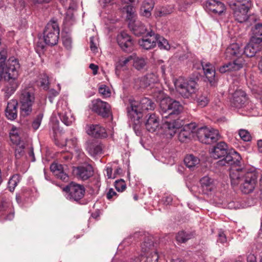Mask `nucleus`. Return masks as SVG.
I'll use <instances>...</instances> for the list:
<instances>
[{
    "label": "nucleus",
    "instance_id": "obj_40",
    "mask_svg": "<svg viewBox=\"0 0 262 262\" xmlns=\"http://www.w3.org/2000/svg\"><path fill=\"white\" fill-rule=\"evenodd\" d=\"M7 59V51L5 50L0 52V81L2 80V75L4 73V66Z\"/></svg>",
    "mask_w": 262,
    "mask_h": 262
},
{
    "label": "nucleus",
    "instance_id": "obj_64",
    "mask_svg": "<svg viewBox=\"0 0 262 262\" xmlns=\"http://www.w3.org/2000/svg\"><path fill=\"white\" fill-rule=\"evenodd\" d=\"M106 175L108 179L111 178H114L115 176H112V169L111 168L107 167L106 169Z\"/></svg>",
    "mask_w": 262,
    "mask_h": 262
},
{
    "label": "nucleus",
    "instance_id": "obj_31",
    "mask_svg": "<svg viewBox=\"0 0 262 262\" xmlns=\"http://www.w3.org/2000/svg\"><path fill=\"white\" fill-rule=\"evenodd\" d=\"M86 150L92 156H95L101 153L102 147L98 143L91 142L88 143Z\"/></svg>",
    "mask_w": 262,
    "mask_h": 262
},
{
    "label": "nucleus",
    "instance_id": "obj_23",
    "mask_svg": "<svg viewBox=\"0 0 262 262\" xmlns=\"http://www.w3.org/2000/svg\"><path fill=\"white\" fill-rule=\"evenodd\" d=\"M146 120L145 122V126L146 129L151 133L157 130L159 127V119L155 114H148L146 117Z\"/></svg>",
    "mask_w": 262,
    "mask_h": 262
},
{
    "label": "nucleus",
    "instance_id": "obj_41",
    "mask_svg": "<svg viewBox=\"0 0 262 262\" xmlns=\"http://www.w3.org/2000/svg\"><path fill=\"white\" fill-rule=\"evenodd\" d=\"M157 44L160 49L167 50L170 49V46L166 39L158 34H157Z\"/></svg>",
    "mask_w": 262,
    "mask_h": 262
},
{
    "label": "nucleus",
    "instance_id": "obj_55",
    "mask_svg": "<svg viewBox=\"0 0 262 262\" xmlns=\"http://www.w3.org/2000/svg\"><path fill=\"white\" fill-rule=\"evenodd\" d=\"M77 145V140L76 138L66 140V145L69 147L75 148Z\"/></svg>",
    "mask_w": 262,
    "mask_h": 262
},
{
    "label": "nucleus",
    "instance_id": "obj_58",
    "mask_svg": "<svg viewBox=\"0 0 262 262\" xmlns=\"http://www.w3.org/2000/svg\"><path fill=\"white\" fill-rule=\"evenodd\" d=\"M72 155L70 153L63 154L61 156V161L68 164L72 159Z\"/></svg>",
    "mask_w": 262,
    "mask_h": 262
},
{
    "label": "nucleus",
    "instance_id": "obj_32",
    "mask_svg": "<svg viewBox=\"0 0 262 262\" xmlns=\"http://www.w3.org/2000/svg\"><path fill=\"white\" fill-rule=\"evenodd\" d=\"M184 162L188 168L190 170H193L196 165L199 164L200 160L192 155H189L185 157Z\"/></svg>",
    "mask_w": 262,
    "mask_h": 262
},
{
    "label": "nucleus",
    "instance_id": "obj_60",
    "mask_svg": "<svg viewBox=\"0 0 262 262\" xmlns=\"http://www.w3.org/2000/svg\"><path fill=\"white\" fill-rule=\"evenodd\" d=\"M116 194L117 193L114 190V189L113 188H111L106 193V198L108 200H111L114 196L116 195Z\"/></svg>",
    "mask_w": 262,
    "mask_h": 262
},
{
    "label": "nucleus",
    "instance_id": "obj_52",
    "mask_svg": "<svg viewBox=\"0 0 262 262\" xmlns=\"http://www.w3.org/2000/svg\"><path fill=\"white\" fill-rule=\"evenodd\" d=\"M197 103L199 106L203 107L207 105L209 102V99L207 96L201 95L197 98Z\"/></svg>",
    "mask_w": 262,
    "mask_h": 262
},
{
    "label": "nucleus",
    "instance_id": "obj_24",
    "mask_svg": "<svg viewBox=\"0 0 262 262\" xmlns=\"http://www.w3.org/2000/svg\"><path fill=\"white\" fill-rule=\"evenodd\" d=\"M228 152L227 144L224 142H220L212 149L211 155L213 158L216 159L224 158Z\"/></svg>",
    "mask_w": 262,
    "mask_h": 262
},
{
    "label": "nucleus",
    "instance_id": "obj_10",
    "mask_svg": "<svg viewBox=\"0 0 262 262\" xmlns=\"http://www.w3.org/2000/svg\"><path fill=\"white\" fill-rule=\"evenodd\" d=\"M196 135L199 141L206 144H210L216 142L219 138V133L217 130L207 127H203L198 129Z\"/></svg>",
    "mask_w": 262,
    "mask_h": 262
},
{
    "label": "nucleus",
    "instance_id": "obj_9",
    "mask_svg": "<svg viewBox=\"0 0 262 262\" xmlns=\"http://www.w3.org/2000/svg\"><path fill=\"white\" fill-rule=\"evenodd\" d=\"M63 191L66 192L67 199L78 202L84 196L85 190L83 185L71 182L63 188Z\"/></svg>",
    "mask_w": 262,
    "mask_h": 262
},
{
    "label": "nucleus",
    "instance_id": "obj_25",
    "mask_svg": "<svg viewBox=\"0 0 262 262\" xmlns=\"http://www.w3.org/2000/svg\"><path fill=\"white\" fill-rule=\"evenodd\" d=\"M18 103L16 100L12 99L9 101L5 110L6 117L11 120H13L17 116Z\"/></svg>",
    "mask_w": 262,
    "mask_h": 262
},
{
    "label": "nucleus",
    "instance_id": "obj_22",
    "mask_svg": "<svg viewBox=\"0 0 262 262\" xmlns=\"http://www.w3.org/2000/svg\"><path fill=\"white\" fill-rule=\"evenodd\" d=\"M2 218L6 221H11L14 217V211L10 202H4L0 205Z\"/></svg>",
    "mask_w": 262,
    "mask_h": 262
},
{
    "label": "nucleus",
    "instance_id": "obj_17",
    "mask_svg": "<svg viewBox=\"0 0 262 262\" xmlns=\"http://www.w3.org/2000/svg\"><path fill=\"white\" fill-rule=\"evenodd\" d=\"M251 5V3H248L247 5L244 3L235 8L233 15L237 21L243 23L247 20L248 18V12Z\"/></svg>",
    "mask_w": 262,
    "mask_h": 262
},
{
    "label": "nucleus",
    "instance_id": "obj_54",
    "mask_svg": "<svg viewBox=\"0 0 262 262\" xmlns=\"http://www.w3.org/2000/svg\"><path fill=\"white\" fill-rule=\"evenodd\" d=\"M127 18L130 20H134V11L133 7L128 6L126 7Z\"/></svg>",
    "mask_w": 262,
    "mask_h": 262
},
{
    "label": "nucleus",
    "instance_id": "obj_27",
    "mask_svg": "<svg viewBox=\"0 0 262 262\" xmlns=\"http://www.w3.org/2000/svg\"><path fill=\"white\" fill-rule=\"evenodd\" d=\"M202 192L204 194H208L212 191L215 187L214 181L208 176H205L200 180Z\"/></svg>",
    "mask_w": 262,
    "mask_h": 262
},
{
    "label": "nucleus",
    "instance_id": "obj_21",
    "mask_svg": "<svg viewBox=\"0 0 262 262\" xmlns=\"http://www.w3.org/2000/svg\"><path fill=\"white\" fill-rule=\"evenodd\" d=\"M85 129L88 134L95 138H105L107 137L105 129L99 125H87Z\"/></svg>",
    "mask_w": 262,
    "mask_h": 262
},
{
    "label": "nucleus",
    "instance_id": "obj_6",
    "mask_svg": "<svg viewBox=\"0 0 262 262\" xmlns=\"http://www.w3.org/2000/svg\"><path fill=\"white\" fill-rule=\"evenodd\" d=\"M35 101V95L33 88H26L20 91L19 102L21 114L26 116L32 111V106Z\"/></svg>",
    "mask_w": 262,
    "mask_h": 262
},
{
    "label": "nucleus",
    "instance_id": "obj_4",
    "mask_svg": "<svg viewBox=\"0 0 262 262\" xmlns=\"http://www.w3.org/2000/svg\"><path fill=\"white\" fill-rule=\"evenodd\" d=\"M19 68L20 65L17 59L13 57L9 58L6 69L4 68L6 74L5 78L7 80V84L4 89L5 97L7 98L13 94L18 86L17 78Z\"/></svg>",
    "mask_w": 262,
    "mask_h": 262
},
{
    "label": "nucleus",
    "instance_id": "obj_57",
    "mask_svg": "<svg viewBox=\"0 0 262 262\" xmlns=\"http://www.w3.org/2000/svg\"><path fill=\"white\" fill-rule=\"evenodd\" d=\"M145 6V8L148 10H152L154 8V3L152 0H145L142 4V7Z\"/></svg>",
    "mask_w": 262,
    "mask_h": 262
},
{
    "label": "nucleus",
    "instance_id": "obj_5",
    "mask_svg": "<svg viewBox=\"0 0 262 262\" xmlns=\"http://www.w3.org/2000/svg\"><path fill=\"white\" fill-rule=\"evenodd\" d=\"M183 110L180 103L170 98H166L161 100L160 103V113L162 118H170L175 120L176 117Z\"/></svg>",
    "mask_w": 262,
    "mask_h": 262
},
{
    "label": "nucleus",
    "instance_id": "obj_13",
    "mask_svg": "<svg viewBox=\"0 0 262 262\" xmlns=\"http://www.w3.org/2000/svg\"><path fill=\"white\" fill-rule=\"evenodd\" d=\"M57 112L61 121L67 126L71 125L75 121V117L66 104H58Z\"/></svg>",
    "mask_w": 262,
    "mask_h": 262
},
{
    "label": "nucleus",
    "instance_id": "obj_20",
    "mask_svg": "<svg viewBox=\"0 0 262 262\" xmlns=\"http://www.w3.org/2000/svg\"><path fill=\"white\" fill-rule=\"evenodd\" d=\"M258 39H250V42L245 47L244 53L247 57H253L261 49V43Z\"/></svg>",
    "mask_w": 262,
    "mask_h": 262
},
{
    "label": "nucleus",
    "instance_id": "obj_16",
    "mask_svg": "<svg viewBox=\"0 0 262 262\" xmlns=\"http://www.w3.org/2000/svg\"><path fill=\"white\" fill-rule=\"evenodd\" d=\"M117 40L120 48L125 52H131L133 42L131 37L125 32H122L117 35Z\"/></svg>",
    "mask_w": 262,
    "mask_h": 262
},
{
    "label": "nucleus",
    "instance_id": "obj_15",
    "mask_svg": "<svg viewBox=\"0 0 262 262\" xmlns=\"http://www.w3.org/2000/svg\"><path fill=\"white\" fill-rule=\"evenodd\" d=\"M157 39V34L151 31L139 41V44L142 48L150 50L156 47Z\"/></svg>",
    "mask_w": 262,
    "mask_h": 262
},
{
    "label": "nucleus",
    "instance_id": "obj_34",
    "mask_svg": "<svg viewBox=\"0 0 262 262\" xmlns=\"http://www.w3.org/2000/svg\"><path fill=\"white\" fill-rule=\"evenodd\" d=\"M163 128L165 130V134L166 136L172 137L176 133L177 127L173 122L166 121L163 124Z\"/></svg>",
    "mask_w": 262,
    "mask_h": 262
},
{
    "label": "nucleus",
    "instance_id": "obj_26",
    "mask_svg": "<svg viewBox=\"0 0 262 262\" xmlns=\"http://www.w3.org/2000/svg\"><path fill=\"white\" fill-rule=\"evenodd\" d=\"M205 75L208 81L213 84L215 81V70L214 67L209 62H201Z\"/></svg>",
    "mask_w": 262,
    "mask_h": 262
},
{
    "label": "nucleus",
    "instance_id": "obj_38",
    "mask_svg": "<svg viewBox=\"0 0 262 262\" xmlns=\"http://www.w3.org/2000/svg\"><path fill=\"white\" fill-rule=\"evenodd\" d=\"M20 176L19 174H14L11 177L8 182V188L10 191H13L17 184L20 182Z\"/></svg>",
    "mask_w": 262,
    "mask_h": 262
},
{
    "label": "nucleus",
    "instance_id": "obj_61",
    "mask_svg": "<svg viewBox=\"0 0 262 262\" xmlns=\"http://www.w3.org/2000/svg\"><path fill=\"white\" fill-rule=\"evenodd\" d=\"M90 48L93 52H95L97 50L96 44L94 42V37H90Z\"/></svg>",
    "mask_w": 262,
    "mask_h": 262
},
{
    "label": "nucleus",
    "instance_id": "obj_63",
    "mask_svg": "<svg viewBox=\"0 0 262 262\" xmlns=\"http://www.w3.org/2000/svg\"><path fill=\"white\" fill-rule=\"evenodd\" d=\"M163 201L165 205L170 204L172 201V198L170 196H166L163 198Z\"/></svg>",
    "mask_w": 262,
    "mask_h": 262
},
{
    "label": "nucleus",
    "instance_id": "obj_62",
    "mask_svg": "<svg viewBox=\"0 0 262 262\" xmlns=\"http://www.w3.org/2000/svg\"><path fill=\"white\" fill-rule=\"evenodd\" d=\"M89 68L93 71V75H95L97 74L98 67L97 65L94 63H91L89 66Z\"/></svg>",
    "mask_w": 262,
    "mask_h": 262
},
{
    "label": "nucleus",
    "instance_id": "obj_14",
    "mask_svg": "<svg viewBox=\"0 0 262 262\" xmlns=\"http://www.w3.org/2000/svg\"><path fill=\"white\" fill-rule=\"evenodd\" d=\"M231 103L236 108L246 107L249 109V103L245 92L242 90H237L232 95Z\"/></svg>",
    "mask_w": 262,
    "mask_h": 262
},
{
    "label": "nucleus",
    "instance_id": "obj_44",
    "mask_svg": "<svg viewBox=\"0 0 262 262\" xmlns=\"http://www.w3.org/2000/svg\"><path fill=\"white\" fill-rule=\"evenodd\" d=\"M25 143H20V144L15 145V156L16 158L19 159L25 153Z\"/></svg>",
    "mask_w": 262,
    "mask_h": 262
},
{
    "label": "nucleus",
    "instance_id": "obj_53",
    "mask_svg": "<svg viewBox=\"0 0 262 262\" xmlns=\"http://www.w3.org/2000/svg\"><path fill=\"white\" fill-rule=\"evenodd\" d=\"M58 86L59 87L58 91H56L54 89H51L49 92L48 98L51 103L53 102L54 98L59 94V92L60 90L59 84L58 85Z\"/></svg>",
    "mask_w": 262,
    "mask_h": 262
},
{
    "label": "nucleus",
    "instance_id": "obj_1",
    "mask_svg": "<svg viewBox=\"0 0 262 262\" xmlns=\"http://www.w3.org/2000/svg\"><path fill=\"white\" fill-rule=\"evenodd\" d=\"M231 185H239V189L244 194L252 193L255 189L258 178V172L253 168H232L229 172Z\"/></svg>",
    "mask_w": 262,
    "mask_h": 262
},
{
    "label": "nucleus",
    "instance_id": "obj_50",
    "mask_svg": "<svg viewBox=\"0 0 262 262\" xmlns=\"http://www.w3.org/2000/svg\"><path fill=\"white\" fill-rule=\"evenodd\" d=\"M63 46L67 49H70L72 48V40L69 35H64L62 38Z\"/></svg>",
    "mask_w": 262,
    "mask_h": 262
},
{
    "label": "nucleus",
    "instance_id": "obj_45",
    "mask_svg": "<svg viewBox=\"0 0 262 262\" xmlns=\"http://www.w3.org/2000/svg\"><path fill=\"white\" fill-rule=\"evenodd\" d=\"M144 77L146 78V81L148 83V86L152 83L157 82L158 80L157 75L153 72L148 73Z\"/></svg>",
    "mask_w": 262,
    "mask_h": 262
},
{
    "label": "nucleus",
    "instance_id": "obj_47",
    "mask_svg": "<svg viewBox=\"0 0 262 262\" xmlns=\"http://www.w3.org/2000/svg\"><path fill=\"white\" fill-rule=\"evenodd\" d=\"M238 135L244 141H249L251 139V136L250 133L244 129H241L238 131Z\"/></svg>",
    "mask_w": 262,
    "mask_h": 262
},
{
    "label": "nucleus",
    "instance_id": "obj_11",
    "mask_svg": "<svg viewBox=\"0 0 262 262\" xmlns=\"http://www.w3.org/2000/svg\"><path fill=\"white\" fill-rule=\"evenodd\" d=\"M242 158L239 154L234 150L229 151L227 155L222 159L219 160L217 163L219 165L225 166L226 164L231 166L230 171L232 168H242Z\"/></svg>",
    "mask_w": 262,
    "mask_h": 262
},
{
    "label": "nucleus",
    "instance_id": "obj_2",
    "mask_svg": "<svg viewBox=\"0 0 262 262\" xmlns=\"http://www.w3.org/2000/svg\"><path fill=\"white\" fill-rule=\"evenodd\" d=\"M155 107V103L146 97L142 98L139 103L135 100L129 101V106L127 107L128 116L133 122V128L137 136H140L142 134L141 120L143 114L147 111L154 110Z\"/></svg>",
    "mask_w": 262,
    "mask_h": 262
},
{
    "label": "nucleus",
    "instance_id": "obj_29",
    "mask_svg": "<svg viewBox=\"0 0 262 262\" xmlns=\"http://www.w3.org/2000/svg\"><path fill=\"white\" fill-rule=\"evenodd\" d=\"M128 26L137 36L144 34L147 30L144 24L138 20H130Z\"/></svg>",
    "mask_w": 262,
    "mask_h": 262
},
{
    "label": "nucleus",
    "instance_id": "obj_30",
    "mask_svg": "<svg viewBox=\"0 0 262 262\" xmlns=\"http://www.w3.org/2000/svg\"><path fill=\"white\" fill-rule=\"evenodd\" d=\"M50 169L57 178L63 181L68 180V176L67 174L64 172L62 165L57 163H52L50 166Z\"/></svg>",
    "mask_w": 262,
    "mask_h": 262
},
{
    "label": "nucleus",
    "instance_id": "obj_48",
    "mask_svg": "<svg viewBox=\"0 0 262 262\" xmlns=\"http://www.w3.org/2000/svg\"><path fill=\"white\" fill-rule=\"evenodd\" d=\"M133 58V56L130 55L128 57L122 58L120 59L119 61L116 63V69H119L125 66L126 64Z\"/></svg>",
    "mask_w": 262,
    "mask_h": 262
},
{
    "label": "nucleus",
    "instance_id": "obj_19",
    "mask_svg": "<svg viewBox=\"0 0 262 262\" xmlns=\"http://www.w3.org/2000/svg\"><path fill=\"white\" fill-rule=\"evenodd\" d=\"M196 124L195 123H190L184 125L179 133V140L181 142H186L189 139L192 134L195 132Z\"/></svg>",
    "mask_w": 262,
    "mask_h": 262
},
{
    "label": "nucleus",
    "instance_id": "obj_51",
    "mask_svg": "<svg viewBox=\"0 0 262 262\" xmlns=\"http://www.w3.org/2000/svg\"><path fill=\"white\" fill-rule=\"evenodd\" d=\"M40 85L44 89H49V78L47 74H43L41 75V77L40 78Z\"/></svg>",
    "mask_w": 262,
    "mask_h": 262
},
{
    "label": "nucleus",
    "instance_id": "obj_36",
    "mask_svg": "<svg viewBox=\"0 0 262 262\" xmlns=\"http://www.w3.org/2000/svg\"><path fill=\"white\" fill-rule=\"evenodd\" d=\"M10 138L11 142L15 145L19 144L20 143H24L20 140L19 130L16 127H13L12 128L10 132Z\"/></svg>",
    "mask_w": 262,
    "mask_h": 262
},
{
    "label": "nucleus",
    "instance_id": "obj_39",
    "mask_svg": "<svg viewBox=\"0 0 262 262\" xmlns=\"http://www.w3.org/2000/svg\"><path fill=\"white\" fill-rule=\"evenodd\" d=\"M134 88L136 89H145L148 86L144 76L139 77L134 80Z\"/></svg>",
    "mask_w": 262,
    "mask_h": 262
},
{
    "label": "nucleus",
    "instance_id": "obj_8",
    "mask_svg": "<svg viewBox=\"0 0 262 262\" xmlns=\"http://www.w3.org/2000/svg\"><path fill=\"white\" fill-rule=\"evenodd\" d=\"M59 28L58 23L54 20H50L46 25L43 37L45 42L51 46H55L58 41Z\"/></svg>",
    "mask_w": 262,
    "mask_h": 262
},
{
    "label": "nucleus",
    "instance_id": "obj_33",
    "mask_svg": "<svg viewBox=\"0 0 262 262\" xmlns=\"http://www.w3.org/2000/svg\"><path fill=\"white\" fill-rule=\"evenodd\" d=\"M133 67L140 71L145 68L147 64L146 59L142 57L133 56Z\"/></svg>",
    "mask_w": 262,
    "mask_h": 262
},
{
    "label": "nucleus",
    "instance_id": "obj_7",
    "mask_svg": "<svg viewBox=\"0 0 262 262\" xmlns=\"http://www.w3.org/2000/svg\"><path fill=\"white\" fill-rule=\"evenodd\" d=\"M174 84L177 92L185 98L193 97L197 91V84L192 80H187L180 77L174 81Z\"/></svg>",
    "mask_w": 262,
    "mask_h": 262
},
{
    "label": "nucleus",
    "instance_id": "obj_42",
    "mask_svg": "<svg viewBox=\"0 0 262 262\" xmlns=\"http://www.w3.org/2000/svg\"><path fill=\"white\" fill-rule=\"evenodd\" d=\"M153 246V241L150 239H148L147 241L143 242L141 246L142 252L143 253V254L150 253L151 252L149 250Z\"/></svg>",
    "mask_w": 262,
    "mask_h": 262
},
{
    "label": "nucleus",
    "instance_id": "obj_56",
    "mask_svg": "<svg viewBox=\"0 0 262 262\" xmlns=\"http://www.w3.org/2000/svg\"><path fill=\"white\" fill-rule=\"evenodd\" d=\"M218 242L224 244L227 242V238L224 231L220 230L218 233Z\"/></svg>",
    "mask_w": 262,
    "mask_h": 262
},
{
    "label": "nucleus",
    "instance_id": "obj_3",
    "mask_svg": "<svg viewBox=\"0 0 262 262\" xmlns=\"http://www.w3.org/2000/svg\"><path fill=\"white\" fill-rule=\"evenodd\" d=\"M242 54V49L238 43L230 44L226 50L225 56L226 59H233V61L225 63L221 67L220 72L224 73L229 71H238L242 69L245 64Z\"/></svg>",
    "mask_w": 262,
    "mask_h": 262
},
{
    "label": "nucleus",
    "instance_id": "obj_46",
    "mask_svg": "<svg viewBox=\"0 0 262 262\" xmlns=\"http://www.w3.org/2000/svg\"><path fill=\"white\" fill-rule=\"evenodd\" d=\"M42 118L43 114L39 113L38 115L36 116V117L34 119L32 123V127L34 130H36L39 127L41 122L42 121Z\"/></svg>",
    "mask_w": 262,
    "mask_h": 262
},
{
    "label": "nucleus",
    "instance_id": "obj_37",
    "mask_svg": "<svg viewBox=\"0 0 262 262\" xmlns=\"http://www.w3.org/2000/svg\"><path fill=\"white\" fill-rule=\"evenodd\" d=\"M193 237V234L190 232H186L183 231L178 233L176 236L177 241L181 243L186 242Z\"/></svg>",
    "mask_w": 262,
    "mask_h": 262
},
{
    "label": "nucleus",
    "instance_id": "obj_49",
    "mask_svg": "<svg viewBox=\"0 0 262 262\" xmlns=\"http://www.w3.org/2000/svg\"><path fill=\"white\" fill-rule=\"evenodd\" d=\"M115 186L118 191L122 192L126 188V184L124 180L120 179L115 181Z\"/></svg>",
    "mask_w": 262,
    "mask_h": 262
},
{
    "label": "nucleus",
    "instance_id": "obj_18",
    "mask_svg": "<svg viewBox=\"0 0 262 262\" xmlns=\"http://www.w3.org/2000/svg\"><path fill=\"white\" fill-rule=\"evenodd\" d=\"M206 7L208 11L218 15H221L226 10L224 4L216 0L207 1Z\"/></svg>",
    "mask_w": 262,
    "mask_h": 262
},
{
    "label": "nucleus",
    "instance_id": "obj_59",
    "mask_svg": "<svg viewBox=\"0 0 262 262\" xmlns=\"http://www.w3.org/2000/svg\"><path fill=\"white\" fill-rule=\"evenodd\" d=\"M145 6L141 7L140 9V13L142 16L148 17L151 15V10H148L145 8Z\"/></svg>",
    "mask_w": 262,
    "mask_h": 262
},
{
    "label": "nucleus",
    "instance_id": "obj_28",
    "mask_svg": "<svg viewBox=\"0 0 262 262\" xmlns=\"http://www.w3.org/2000/svg\"><path fill=\"white\" fill-rule=\"evenodd\" d=\"M77 177L83 180H85L93 174V169L91 165L88 164L83 166H79L76 168Z\"/></svg>",
    "mask_w": 262,
    "mask_h": 262
},
{
    "label": "nucleus",
    "instance_id": "obj_35",
    "mask_svg": "<svg viewBox=\"0 0 262 262\" xmlns=\"http://www.w3.org/2000/svg\"><path fill=\"white\" fill-rule=\"evenodd\" d=\"M159 255L156 251L142 254L140 257V262H158Z\"/></svg>",
    "mask_w": 262,
    "mask_h": 262
},
{
    "label": "nucleus",
    "instance_id": "obj_43",
    "mask_svg": "<svg viewBox=\"0 0 262 262\" xmlns=\"http://www.w3.org/2000/svg\"><path fill=\"white\" fill-rule=\"evenodd\" d=\"M98 91L103 98H107L111 96V90L108 86L105 84L100 85L98 88Z\"/></svg>",
    "mask_w": 262,
    "mask_h": 262
},
{
    "label": "nucleus",
    "instance_id": "obj_12",
    "mask_svg": "<svg viewBox=\"0 0 262 262\" xmlns=\"http://www.w3.org/2000/svg\"><path fill=\"white\" fill-rule=\"evenodd\" d=\"M91 108L103 118H107L111 114L110 105L100 99L93 100L91 102Z\"/></svg>",
    "mask_w": 262,
    "mask_h": 262
}]
</instances>
